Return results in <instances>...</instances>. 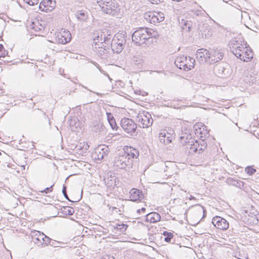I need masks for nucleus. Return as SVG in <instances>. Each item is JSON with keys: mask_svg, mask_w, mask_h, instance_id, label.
I'll return each mask as SVG.
<instances>
[{"mask_svg": "<svg viewBox=\"0 0 259 259\" xmlns=\"http://www.w3.org/2000/svg\"><path fill=\"white\" fill-rule=\"evenodd\" d=\"M156 36V32L153 29L141 27L133 33L132 40L137 45L141 46L146 44L149 38Z\"/></svg>", "mask_w": 259, "mask_h": 259, "instance_id": "obj_1", "label": "nucleus"}, {"mask_svg": "<svg viewBox=\"0 0 259 259\" xmlns=\"http://www.w3.org/2000/svg\"><path fill=\"white\" fill-rule=\"evenodd\" d=\"M102 11L107 14L115 15L119 10V5L116 0H97Z\"/></svg>", "mask_w": 259, "mask_h": 259, "instance_id": "obj_2", "label": "nucleus"}, {"mask_svg": "<svg viewBox=\"0 0 259 259\" xmlns=\"http://www.w3.org/2000/svg\"><path fill=\"white\" fill-rule=\"evenodd\" d=\"M113 163L115 168L127 169L132 167L133 160L126 157V154L121 151L119 155L115 157Z\"/></svg>", "mask_w": 259, "mask_h": 259, "instance_id": "obj_3", "label": "nucleus"}, {"mask_svg": "<svg viewBox=\"0 0 259 259\" xmlns=\"http://www.w3.org/2000/svg\"><path fill=\"white\" fill-rule=\"evenodd\" d=\"M195 60L193 58L185 56H179L175 61V65L180 69L189 71L194 67Z\"/></svg>", "mask_w": 259, "mask_h": 259, "instance_id": "obj_4", "label": "nucleus"}, {"mask_svg": "<svg viewBox=\"0 0 259 259\" xmlns=\"http://www.w3.org/2000/svg\"><path fill=\"white\" fill-rule=\"evenodd\" d=\"M120 125L123 130L130 136L136 135L137 125L132 119L128 118H122L120 121Z\"/></svg>", "mask_w": 259, "mask_h": 259, "instance_id": "obj_5", "label": "nucleus"}, {"mask_svg": "<svg viewBox=\"0 0 259 259\" xmlns=\"http://www.w3.org/2000/svg\"><path fill=\"white\" fill-rule=\"evenodd\" d=\"M137 121L139 123V126L142 128L148 127L153 123L151 115L147 112L138 114L137 116Z\"/></svg>", "mask_w": 259, "mask_h": 259, "instance_id": "obj_6", "label": "nucleus"}, {"mask_svg": "<svg viewBox=\"0 0 259 259\" xmlns=\"http://www.w3.org/2000/svg\"><path fill=\"white\" fill-rule=\"evenodd\" d=\"M71 39V34L69 31L62 29L55 36V41L58 44H66Z\"/></svg>", "mask_w": 259, "mask_h": 259, "instance_id": "obj_7", "label": "nucleus"}, {"mask_svg": "<svg viewBox=\"0 0 259 259\" xmlns=\"http://www.w3.org/2000/svg\"><path fill=\"white\" fill-rule=\"evenodd\" d=\"M145 19L151 23H158L163 21L164 15L160 12L154 11L145 14Z\"/></svg>", "mask_w": 259, "mask_h": 259, "instance_id": "obj_8", "label": "nucleus"}, {"mask_svg": "<svg viewBox=\"0 0 259 259\" xmlns=\"http://www.w3.org/2000/svg\"><path fill=\"white\" fill-rule=\"evenodd\" d=\"M109 152V147L105 145H99L93 154V157L95 160H101L107 157Z\"/></svg>", "mask_w": 259, "mask_h": 259, "instance_id": "obj_9", "label": "nucleus"}, {"mask_svg": "<svg viewBox=\"0 0 259 259\" xmlns=\"http://www.w3.org/2000/svg\"><path fill=\"white\" fill-rule=\"evenodd\" d=\"M208 62L210 64L215 63L221 60L224 56V54L221 50L213 49L209 51Z\"/></svg>", "mask_w": 259, "mask_h": 259, "instance_id": "obj_10", "label": "nucleus"}, {"mask_svg": "<svg viewBox=\"0 0 259 259\" xmlns=\"http://www.w3.org/2000/svg\"><path fill=\"white\" fill-rule=\"evenodd\" d=\"M212 223L217 228L222 230H227L229 226V223L226 220L219 216L213 218Z\"/></svg>", "mask_w": 259, "mask_h": 259, "instance_id": "obj_11", "label": "nucleus"}, {"mask_svg": "<svg viewBox=\"0 0 259 259\" xmlns=\"http://www.w3.org/2000/svg\"><path fill=\"white\" fill-rule=\"evenodd\" d=\"M118 35H115L112 40L111 47L114 53H119L123 49L124 40H120Z\"/></svg>", "mask_w": 259, "mask_h": 259, "instance_id": "obj_12", "label": "nucleus"}, {"mask_svg": "<svg viewBox=\"0 0 259 259\" xmlns=\"http://www.w3.org/2000/svg\"><path fill=\"white\" fill-rule=\"evenodd\" d=\"M31 236L33 241L38 246L44 245V239L46 238V235L42 232L37 230L32 231Z\"/></svg>", "mask_w": 259, "mask_h": 259, "instance_id": "obj_13", "label": "nucleus"}, {"mask_svg": "<svg viewBox=\"0 0 259 259\" xmlns=\"http://www.w3.org/2000/svg\"><path fill=\"white\" fill-rule=\"evenodd\" d=\"M56 7V2L52 0H42L39 6V8L41 11L51 12Z\"/></svg>", "mask_w": 259, "mask_h": 259, "instance_id": "obj_14", "label": "nucleus"}, {"mask_svg": "<svg viewBox=\"0 0 259 259\" xmlns=\"http://www.w3.org/2000/svg\"><path fill=\"white\" fill-rule=\"evenodd\" d=\"M209 51L203 48L197 50L195 56L196 59L200 63L208 62Z\"/></svg>", "mask_w": 259, "mask_h": 259, "instance_id": "obj_15", "label": "nucleus"}, {"mask_svg": "<svg viewBox=\"0 0 259 259\" xmlns=\"http://www.w3.org/2000/svg\"><path fill=\"white\" fill-rule=\"evenodd\" d=\"M173 138L172 134L168 133L166 130H163L159 134L160 142L164 144H168L171 143Z\"/></svg>", "mask_w": 259, "mask_h": 259, "instance_id": "obj_16", "label": "nucleus"}, {"mask_svg": "<svg viewBox=\"0 0 259 259\" xmlns=\"http://www.w3.org/2000/svg\"><path fill=\"white\" fill-rule=\"evenodd\" d=\"M92 130L98 134H106V128L103 124L100 121H94L93 122Z\"/></svg>", "mask_w": 259, "mask_h": 259, "instance_id": "obj_17", "label": "nucleus"}, {"mask_svg": "<svg viewBox=\"0 0 259 259\" xmlns=\"http://www.w3.org/2000/svg\"><path fill=\"white\" fill-rule=\"evenodd\" d=\"M130 193V199L132 201H141L144 196L142 192L137 189H132Z\"/></svg>", "mask_w": 259, "mask_h": 259, "instance_id": "obj_18", "label": "nucleus"}, {"mask_svg": "<svg viewBox=\"0 0 259 259\" xmlns=\"http://www.w3.org/2000/svg\"><path fill=\"white\" fill-rule=\"evenodd\" d=\"M124 154H126V157L132 158H137L139 156V152L138 150L132 147H127L123 151Z\"/></svg>", "mask_w": 259, "mask_h": 259, "instance_id": "obj_19", "label": "nucleus"}, {"mask_svg": "<svg viewBox=\"0 0 259 259\" xmlns=\"http://www.w3.org/2000/svg\"><path fill=\"white\" fill-rule=\"evenodd\" d=\"M116 177L114 175H109L108 174L104 178V181L106 186L109 188H114L116 185Z\"/></svg>", "mask_w": 259, "mask_h": 259, "instance_id": "obj_20", "label": "nucleus"}, {"mask_svg": "<svg viewBox=\"0 0 259 259\" xmlns=\"http://www.w3.org/2000/svg\"><path fill=\"white\" fill-rule=\"evenodd\" d=\"M244 45H247V43L238 39H233L230 41L229 43L230 48L231 52L233 53V48H235L234 46L237 47V51H239L241 49H244Z\"/></svg>", "mask_w": 259, "mask_h": 259, "instance_id": "obj_21", "label": "nucleus"}, {"mask_svg": "<svg viewBox=\"0 0 259 259\" xmlns=\"http://www.w3.org/2000/svg\"><path fill=\"white\" fill-rule=\"evenodd\" d=\"M205 127L203 125H201V127H200L199 124L194 125V130L196 136L199 137L200 138H205L208 133H207L206 130L204 131Z\"/></svg>", "mask_w": 259, "mask_h": 259, "instance_id": "obj_22", "label": "nucleus"}, {"mask_svg": "<svg viewBox=\"0 0 259 259\" xmlns=\"http://www.w3.org/2000/svg\"><path fill=\"white\" fill-rule=\"evenodd\" d=\"M253 58V53L250 48L247 46L243 53H242L241 57L239 59L244 62H248Z\"/></svg>", "mask_w": 259, "mask_h": 259, "instance_id": "obj_23", "label": "nucleus"}, {"mask_svg": "<svg viewBox=\"0 0 259 259\" xmlns=\"http://www.w3.org/2000/svg\"><path fill=\"white\" fill-rule=\"evenodd\" d=\"M190 144L187 145L186 148L188 152L191 154L196 153L198 151V147L199 146V143L197 140H191Z\"/></svg>", "mask_w": 259, "mask_h": 259, "instance_id": "obj_24", "label": "nucleus"}, {"mask_svg": "<svg viewBox=\"0 0 259 259\" xmlns=\"http://www.w3.org/2000/svg\"><path fill=\"white\" fill-rule=\"evenodd\" d=\"M214 71L218 76L221 77H225L228 75V73H226V68L220 64L214 67Z\"/></svg>", "mask_w": 259, "mask_h": 259, "instance_id": "obj_25", "label": "nucleus"}, {"mask_svg": "<svg viewBox=\"0 0 259 259\" xmlns=\"http://www.w3.org/2000/svg\"><path fill=\"white\" fill-rule=\"evenodd\" d=\"M146 220L151 223L159 222L161 219L160 214L155 212L149 213L146 215Z\"/></svg>", "mask_w": 259, "mask_h": 259, "instance_id": "obj_26", "label": "nucleus"}, {"mask_svg": "<svg viewBox=\"0 0 259 259\" xmlns=\"http://www.w3.org/2000/svg\"><path fill=\"white\" fill-rule=\"evenodd\" d=\"M181 143L183 145H187L190 144V142L193 139L192 138L191 134H188L187 133H184L180 137Z\"/></svg>", "mask_w": 259, "mask_h": 259, "instance_id": "obj_27", "label": "nucleus"}, {"mask_svg": "<svg viewBox=\"0 0 259 259\" xmlns=\"http://www.w3.org/2000/svg\"><path fill=\"white\" fill-rule=\"evenodd\" d=\"M107 119L109 123L110 124L111 128L114 130H117V126L115 120L112 115L111 113H107Z\"/></svg>", "mask_w": 259, "mask_h": 259, "instance_id": "obj_28", "label": "nucleus"}, {"mask_svg": "<svg viewBox=\"0 0 259 259\" xmlns=\"http://www.w3.org/2000/svg\"><path fill=\"white\" fill-rule=\"evenodd\" d=\"M247 47V45H244V49H240L239 51H237V47L234 46L235 48H233V54L238 58H239L241 57L242 53H243L244 51V49L246 48Z\"/></svg>", "mask_w": 259, "mask_h": 259, "instance_id": "obj_29", "label": "nucleus"}, {"mask_svg": "<svg viewBox=\"0 0 259 259\" xmlns=\"http://www.w3.org/2000/svg\"><path fill=\"white\" fill-rule=\"evenodd\" d=\"M69 125L72 131H75V129L77 128L79 125L78 122H77V118H73L71 119L69 122Z\"/></svg>", "mask_w": 259, "mask_h": 259, "instance_id": "obj_30", "label": "nucleus"}, {"mask_svg": "<svg viewBox=\"0 0 259 259\" xmlns=\"http://www.w3.org/2000/svg\"><path fill=\"white\" fill-rule=\"evenodd\" d=\"M75 16L78 20L81 21H84L87 18V14L81 11L77 12L75 14Z\"/></svg>", "mask_w": 259, "mask_h": 259, "instance_id": "obj_31", "label": "nucleus"}, {"mask_svg": "<svg viewBox=\"0 0 259 259\" xmlns=\"http://www.w3.org/2000/svg\"><path fill=\"white\" fill-rule=\"evenodd\" d=\"M206 144L204 140H202L199 143V146L198 147V151L199 153L203 152L206 148Z\"/></svg>", "mask_w": 259, "mask_h": 259, "instance_id": "obj_32", "label": "nucleus"}, {"mask_svg": "<svg viewBox=\"0 0 259 259\" xmlns=\"http://www.w3.org/2000/svg\"><path fill=\"white\" fill-rule=\"evenodd\" d=\"M63 211L66 215H72L74 212L73 208L69 207L67 206L64 207Z\"/></svg>", "mask_w": 259, "mask_h": 259, "instance_id": "obj_33", "label": "nucleus"}, {"mask_svg": "<svg viewBox=\"0 0 259 259\" xmlns=\"http://www.w3.org/2000/svg\"><path fill=\"white\" fill-rule=\"evenodd\" d=\"M32 28L35 31H41L43 29V26L41 25H39L38 22H33L32 24Z\"/></svg>", "mask_w": 259, "mask_h": 259, "instance_id": "obj_34", "label": "nucleus"}, {"mask_svg": "<svg viewBox=\"0 0 259 259\" xmlns=\"http://www.w3.org/2000/svg\"><path fill=\"white\" fill-rule=\"evenodd\" d=\"M93 64L99 70V71L103 74H105V75H106L107 76H108V77L109 78V79L111 80V78L109 77V75L108 74H107L105 71H104L103 69H102V68L100 67V66H99V65L98 64H97V63L96 62H93Z\"/></svg>", "mask_w": 259, "mask_h": 259, "instance_id": "obj_35", "label": "nucleus"}, {"mask_svg": "<svg viewBox=\"0 0 259 259\" xmlns=\"http://www.w3.org/2000/svg\"><path fill=\"white\" fill-rule=\"evenodd\" d=\"M245 171L249 175H252L256 171V170L251 166H248L246 167Z\"/></svg>", "mask_w": 259, "mask_h": 259, "instance_id": "obj_36", "label": "nucleus"}, {"mask_svg": "<svg viewBox=\"0 0 259 259\" xmlns=\"http://www.w3.org/2000/svg\"><path fill=\"white\" fill-rule=\"evenodd\" d=\"M197 210L198 212H203V215L202 218H203L205 217L206 210L202 206L200 205H197Z\"/></svg>", "mask_w": 259, "mask_h": 259, "instance_id": "obj_37", "label": "nucleus"}, {"mask_svg": "<svg viewBox=\"0 0 259 259\" xmlns=\"http://www.w3.org/2000/svg\"><path fill=\"white\" fill-rule=\"evenodd\" d=\"M25 3L30 6H34L38 3V0H23Z\"/></svg>", "mask_w": 259, "mask_h": 259, "instance_id": "obj_38", "label": "nucleus"}, {"mask_svg": "<svg viewBox=\"0 0 259 259\" xmlns=\"http://www.w3.org/2000/svg\"><path fill=\"white\" fill-rule=\"evenodd\" d=\"M62 193L64 196V197H65V198L66 199H67L69 201H71L68 198V195L67 194V193H66V187L65 185H63V189H62Z\"/></svg>", "mask_w": 259, "mask_h": 259, "instance_id": "obj_39", "label": "nucleus"}, {"mask_svg": "<svg viewBox=\"0 0 259 259\" xmlns=\"http://www.w3.org/2000/svg\"><path fill=\"white\" fill-rule=\"evenodd\" d=\"M60 243H61L60 242H57L55 240H52L51 242L50 243V245L52 246L56 247H59V244Z\"/></svg>", "mask_w": 259, "mask_h": 259, "instance_id": "obj_40", "label": "nucleus"}, {"mask_svg": "<svg viewBox=\"0 0 259 259\" xmlns=\"http://www.w3.org/2000/svg\"><path fill=\"white\" fill-rule=\"evenodd\" d=\"M173 237V235L171 233H168L167 236L164 239V240L167 242H169Z\"/></svg>", "mask_w": 259, "mask_h": 259, "instance_id": "obj_41", "label": "nucleus"}, {"mask_svg": "<svg viewBox=\"0 0 259 259\" xmlns=\"http://www.w3.org/2000/svg\"><path fill=\"white\" fill-rule=\"evenodd\" d=\"M51 241L52 239L46 235V238H45L44 239V245H48L49 244H50V243L51 242Z\"/></svg>", "mask_w": 259, "mask_h": 259, "instance_id": "obj_42", "label": "nucleus"}, {"mask_svg": "<svg viewBox=\"0 0 259 259\" xmlns=\"http://www.w3.org/2000/svg\"><path fill=\"white\" fill-rule=\"evenodd\" d=\"M53 186H51L50 187L46 188L45 190L41 191V193H48L50 192H52L53 190L52 188Z\"/></svg>", "mask_w": 259, "mask_h": 259, "instance_id": "obj_43", "label": "nucleus"}, {"mask_svg": "<svg viewBox=\"0 0 259 259\" xmlns=\"http://www.w3.org/2000/svg\"><path fill=\"white\" fill-rule=\"evenodd\" d=\"M151 3L153 4H158L160 2V0H148Z\"/></svg>", "mask_w": 259, "mask_h": 259, "instance_id": "obj_44", "label": "nucleus"}, {"mask_svg": "<svg viewBox=\"0 0 259 259\" xmlns=\"http://www.w3.org/2000/svg\"><path fill=\"white\" fill-rule=\"evenodd\" d=\"M101 259H115L112 256L105 255L103 256Z\"/></svg>", "mask_w": 259, "mask_h": 259, "instance_id": "obj_45", "label": "nucleus"}, {"mask_svg": "<svg viewBox=\"0 0 259 259\" xmlns=\"http://www.w3.org/2000/svg\"><path fill=\"white\" fill-rule=\"evenodd\" d=\"M202 35H204L205 38L208 37L210 35V34L209 33V31H208L207 33H205V32L204 31L203 32H202Z\"/></svg>", "mask_w": 259, "mask_h": 259, "instance_id": "obj_46", "label": "nucleus"}, {"mask_svg": "<svg viewBox=\"0 0 259 259\" xmlns=\"http://www.w3.org/2000/svg\"><path fill=\"white\" fill-rule=\"evenodd\" d=\"M189 200H193V199H195V198L194 196L190 195V197H189Z\"/></svg>", "mask_w": 259, "mask_h": 259, "instance_id": "obj_47", "label": "nucleus"}, {"mask_svg": "<svg viewBox=\"0 0 259 259\" xmlns=\"http://www.w3.org/2000/svg\"><path fill=\"white\" fill-rule=\"evenodd\" d=\"M145 210H146V208H144V207H143L141 209V211L142 212H143V213H144L145 212Z\"/></svg>", "mask_w": 259, "mask_h": 259, "instance_id": "obj_48", "label": "nucleus"}, {"mask_svg": "<svg viewBox=\"0 0 259 259\" xmlns=\"http://www.w3.org/2000/svg\"><path fill=\"white\" fill-rule=\"evenodd\" d=\"M121 226H122V228H124V229H126V226L123 224H122Z\"/></svg>", "mask_w": 259, "mask_h": 259, "instance_id": "obj_49", "label": "nucleus"}, {"mask_svg": "<svg viewBox=\"0 0 259 259\" xmlns=\"http://www.w3.org/2000/svg\"><path fill=\"white\" fill-rule=\"evenodd\" d=\"M4 48L3 46L1 44H0V52L3 50Z\"/></svg>", "mask_w": 259, "mask_h": 259, "instance_id": "obj_50", "label": "nucleus"}, {"mask_svg": "<svg viewBox=\"0 0 259 259\" xmlns=\"http://www.w3.org/2000/svg\"><path fill=\"white\" fill-rule=\"evenodd\" d=\"M168 234V232H164L163 233V235H164V236H166V235H167V236Z\"/></svg>", "mask_w": 259, "mask_h": 259, "instance_id": "obj_51", "label": "nucleus"}, {"mask_svg": "<svg viewBox=\"0 0 259 259\" xmlns=\"http://www.w3.org/2000/svg\"><path fill=\"white\" fill-rule=\"evenodd\" d=\"M239 259H247V257L246 256H244V257L243 258H241V257H238Z\"/></svg>", "mask_w": 259, "mask_h": 259, "instance_id": "obj_52", "label": "nucleus"}, {"mask_svg": "<svg viewBox=\"0 0 259 259\" xmlns=\"http://www.w3.org/2000/svg\"><path fill=\"white\" fill-rule=\"evenodd\" d=\"M140 211H141V209H138V210H137V212H138V213H140Z\"/></svg>", "mask_w": 259, "mask_h": 259, "instance_id": "obj_53", "label": "nucleus"}, {"mask_svg": "<svg viewBox=\"0 0 259 259\" xmlns=\"http://www.w3.org/2000/svg\"><path fill=\"white\" fill-rule=\"evenodd\" d=\"M1 154V152H0V155Z\"/></svg>", "mask_w": 259, "mask_h": 259, "instance_id": "obj_54", "label": "nucleus"}]
</instances>
